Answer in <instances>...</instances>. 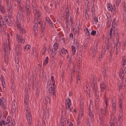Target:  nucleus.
Instances as JSON below:
<instances>
[{"label": "nucleus", "mask_w": 126, "mask_h": 126, "mask_svg": "<svg viewBox=\"0 0 126 126\" xmlns=\"http://www.w3.org/2000/svg\"><path fill=\"white\" fill-rule=\"evenodd\" d=\"M125 75H126V69L123 67L120 69L119 73V76L122 79L121 81L117 82L119 90L121 88L123 89L125 88L126 84V79L124 78Z\"/></svg>", "instance_id": "nucleus-1"}, {"label": "nucleus", "mask_w": 126, "mask_h": 126, "mask_svg": "<svg viewBox=\"0 0 126 126\" xmlns=\"http://www.w3.org/2000/svg\"><path fill=\"white\" fill-rule=\"evenodd\" d=\"M10 42L9 39H8V43L7 40L5 41L4 44H3L4 47V50L5 53V55L4 56V59L5 63H8L9 60V58L7 55L9 51L8 46L10 50Z\"/></svg>", "instance_id": "nucleus-2"}, {"label": "nucleus", "mask_w": 126, "mask_h": 126, "mask_svg": "<svg viewBox=\"0 0 126 126\" xmlns=\"http://www.w3.org/2000/svg\"><path fill=\"white\" fill-rule=\"evenodd\" d=\"M55 88L54 86L52 87L50 80L48 81L47 83V94L48 95H53L55 96L56 94L55 93Z\"/></svg>", "instance_id": "nucleus-3"}, {"label": "nucleus", "mask_w": 126, "mask_h": 126, "mask_svg": "<svg viewBox=\"0 0 126 126\" xmlns=\"http://www.w3.org/2000/svg\"><path fill=\"white\" fill-rule=\"evenodd\" d=\"M28 103H25L26 104L25 105L26 111V118L29 126H31L32 122V120L30 110L28 108Z\"/></svg>", "instance_id": "nucleus-4"}, {"label": "nucleus", "mask_w": 126, "mask_h": 126, "mask_svg": "<svg viewBox=\"0 0 126 126\" xmlns=\"http://www.w3.org/2000/svg\"><path fill=\"white\" fill-rule=\"evenodd\" d=\"M13 122L11 118L8 116L6 121L3 120H1L0 121V126H15L14 124L13 125Z\"/></svg>", "instance_id": "nucleus-5"}, {"label": "nucleus", "mask_w": 126, "mask_h": 126, "mask_svg": "<svg viewBox=\"0 0 126 126\" xmlns=\"http://www.w3.org/2000/svg\"><path fill=\"white\" fill-rule=\"evenodd\" d=\"M91 86L92 89V91L95 95H98L99 93L97 84L96 81L94 80L91 82Z\"/></svg>", "instance_id": "nucleus-6"}, {"label": "nucleus", "mask_w": 126, "mask_h": 126, "mask_svg": "<svg viewBox=\"0 0 126 126\" xmlns=\"http://www.w3.org/2000/svg\"><path fill=\"white\" fill-rule=\"evenodd\" d=\"M65 104L66 110L68 112H70L71 110L70 107L71 105V102L70 98H68L66 99Z\"/></svg>", "instance_id": "nucleus-7"}, {"label": "nucleus", "mask_w": 126, "mask_h": 126, "mask_svg": "<svg viewBox=\"0 0 126 126\" xmlns=\"http://www.w3.org/2000/svg\"><path fill=\"white\" fill-rule=\"evenodd\" d=\"M7 104L5 99L3 97L0 98V106L4 110H5L7 107Z\"/></svg>", "instance_id": "nucleus-8"}, {"label": "nucleus", "mask_w": 126, "mask_h": 126, "mask_svg": "<svg viewBox=\"0 0 126 126\" xmlns=\"http://www.w3.org/2000/svg\"><path fill=\"white\" fill-rule=\"evenodd\" d=\"M108 111L104 109H101L100 110V113L99 115V118H104V116L108 114Z\"/></svg>", "instance_id": "nucleus-9"}, {"label": "nucleus", "mask_w": 126, "mask_h": 126, "mask_svg": "<svg viewBox=\"0 0 126 126\" xmlns=\"http://www.w3.org/2000/svg\"><path fill=\"white\" fill-rule=\"evenodd\" d=\"M100 87L101 92H103L106 89L108 88V86L104 81L100 83Z\"/></svg>", "instance_id": "nucleus-10"}, {"label": "nucleus", "mask_w": 126, "mask_h": 126, "mask_svg": "<svg viewBox=\"0 0 126 126\" xmlns=\"http://www.w3.org/2000/svg\"><path fill=\"white\" fill-rule=\"evenodd\" d=\"M26 11L27 14H30L31 10L30 4L28 0H26Z\"/></svg>", "instance_id": "nucleus-11"}, {"label": "nucleus", "mask_w": 126, "mask_h": 126, "mask_svg": "<svg viewBox=\"0 0 126 126\" xmlns=\"http://www.w3.org/2000/svg\"><path fill=\"white\" fill-rule=\"evenodd\" d=\"M16 38L17 41L19 42L23 43L25 42L22 35L20 34L17 33L16 35Z\"/></svg>", "instance_id": "nucleus-12"}, {"label": "nucleus", "mask_w": 126, "mask_h": 126, "mask_svg": "<svg viewBox=\"0 0 126 126\" xmlns=\"http://www.w3.org/2000/svg\"><path fill=\"white\" fill-rule=\"evenodd\" d=\"M117 32L116 29H114L113 30V28L112 27L111 28L110 30L109 36L108 39H109V38H112L113 36L114 37L115 33H117Z\"/></svg>", "instance_id": "nucleus-13"}, {"label": "nucleus", "mask_w": 126, "mask_h": 126, "mask_svg": "<svg viewBox=\"0 0 126 126\" xmlns=\"http://www.w3.org/2000/svg\"><path fill=\"white\" fill-rule=\"evenodd\" d=\"M38 25L37 23L34 24L33 27V32L34 34V36L36 37L38 34Z\"/></svg>", "instance_id": "nucleus-14"}, {"label": "nucleus", "mask_w": 126, "mask_h": 126, "mask_svg": "<svg viewBox=\"0 0 126 126\" xmlns=\"http://www.w3.org/2000/svg\"><path fill=\"white\" fill-rule=\"evenodd\" d=\"M16 24L17 26V29L19 30V32L21 33H24L26 32V31L23 28H22L21 27H20V23L19 22L18 23L16 22Z\"/></svg>", "instance_id": "nucleus-15"}, {"label": "nucleus", "mask_w": 126, "mask_h": 126, "mask_svg": "<svg viewBox=\"0 0 126 126\" xmlns=\"http://www.w3.org/2000/svg\"><path fill=\"white\" fill-rule=\"evenodd\" d=\"M7 11L8 13L9 16L11 17L12 14V7L11 5L7 6Z\"/></svg>", "instance_id": "nucleus-16"}, {"label": "nucleus", "mask_w": 126, "mask_h": 126, "mask_svg": "<svg viewBox=\"0 0 126 126\" xmlns=\"http://www.w3.org/2000/svg\"><path fill=\"white\" fill-rule=\"evenodd\" d=\"M109 45L110 43L108 41L107 43L105 44L104 48L102 50V51L103 54L105 53L107 49L108 50L110 48Z\"/></svg>", "instance_id": "nucleus-17"}, {"label": "nucleus", "mask_w": 126, "mask_h": 126, "mask_svg": "<svg viewBox=\"0 0 126 126\" xmlns=\"http://www.w3.org/2000/svg\"><path fill=\"white\" fill-rule=\"evenodd\" d=\"M107 8L108 10L110 11H112L113 10L115 11H116V7L114 5L112 6L110 4H109L107 5Z\"/></svg>", "instance_id": "nucleus-18"}, {"label": "nucleus", "mask_w": 126, "mask_h": 126, "mask_svg": "<svg viewBox=\"0 0 126 126\" xmlns=\"http://www.w3.org/2000/svg\"><path fill=\"white\" fill-rule=\"evenodd\" d=\"M3 18L0 15V28L1 27H6V25L3 20Z\"/></svg>", "instance_id": "nucleus-19"}, {"label": "nucleus", "mask_w": 126, "mask_h": 126, "mask_svg": "<svg viewBox=\"0 0 126 126\" xmlns=\"http://www.w3.org/2000/svg\"><path fill=\"white\" fill-rule=\"evenodd\" d=\"M122 101L121 99L120 98L119 100V105L120 110L119 112L120 113H122L123 112V109L122 108Z\"/></svg>", "instance_id": "nucleus-20"}, {"label": "nucleus", "mask_w": 126, "mask_h": 126, "mask_svg": "<svg viewBox=\"0 0 126 126\" xmlns=\"http://www.w3.org/2000/svg\"><path fill=\"white\" fill-rule=\"evenodd\" d=\"M69 8L67 7L65 10V19L69 20Z\"/></svg>", "instance_id": "nucleus-21"}, {"label": "nucleus", "mask_w": 126, "mask_h": 126, "mask_svg": "<svg viewBox=\"0 0 126 126\" xmlns=\"http://www.w3.org/2000/svg\"><path fill=\"white\" fill-rule=\"evenodd\" d=\"M33 13L34 14L35 17L37 19L39 18L40 15L38 11L36 9H34L33 10Z\"/></svg>", "instance_id": "nucleus-22"}, {"label": "nucleus", "mask_w": 126, "mask_h": 126, "mask_svg": "<svg viewBox=\"0 0 126 126\" xmlns=\"http://www.w3.org/2000/svg\"><path fill=\"white\" fill-rule=\"evenodd\" d=\"M113 115H112L111 116V119L110 120V123L114 124L116 122L117 119L116 117H114L112 116Z\"/></svg>", "instance_id": "nucleus-23"}, {"label": "nucleus", "mask_w": 126, "mask_h": 126, "mask_svg": "<svg viewBox=\"0 0 126 126\" xmlns=\"http://www.w3.org/2000/svg\"><path fill=\"white\" fill-rule=\"evenodd\" d=\"M16 56H17V58H18V56L20 55L21 53V48L20 46H19L18 47V50H17L15 52Z\"/></svg>", "instance_id": "nucleus-24"}, {"label": "nucleus", "mask_w": 126, "mask_h": 126, "mask_svg": "<svg viewBox=\"0 0 126 126\" xmlns=\"http://www.w3.org/2000/svg\"><path fill=\"white\" fill-rule=\"evenodd\" d=\"M74 44L75 45V46L77 47L78 49H81V46L80 45L79 42L77 41L76 40H74Z\"/></svg>", "instance_id": "nucleus-25"}, {"label": "nucleus", "mask_w": 126, "mask_h": 126, "mask_svg": "<svg viewBox=\"0 0 126 126\" xmlns=\"http://www.w3.org/2000/svg\"><path fill=\"white\" fill-rule=\"evenodd\" d=\"M12 112H15L16 111V107L15 105V101H14L12 102Z\"/></svg>", "instance_id": "nucleus-26"}, {"label": "nucleus", "mask_w": 126, "mask_h": 126, "mask_svg": "<svg viewBox=\"0 0 126 126\" xmlns=\"http://www.w3.org/2000/svg\"><path fill=\"white\" fill-rule=\"evenodd\" d=\"M0 11L3 14H4L6 12L4 6L0 5Z\"/></svg>", "instance_id": "nucleus-27"}, {"label": "nucleus", "mask_w": 126, "mask_h": 126, "mask_svg": "<svg viewBox=\"0 0 126 126\" xmlns=\"http://www.w3.org/2000/svg\"><path fill=\"white\" fill-rule=\"evenodd\" d=\"M121 64L123 66H124L126 64V57H123L122 58Z\"/></svg>", "instance_id": "nucleus-28"}, {"label": "nucleus", "mask_w": 126, "mask_h": 126, "mask_svg": "<svg viewBox=\"0 0 126 126\" xmlns=\"http://www.w3.org/2000/svg\"><path fill=\"white\" fill-rule=\"evenodd\" d=\"M98 95H95V104L96 105H97L99 102V93H98Z\"/></svg>", "instance_id": "nucleus-29"}, {"label": "nucleus", "mask_w": 126, "mask_h": 126, "mask_svg": "<svg viewBox=\"0 0 126 126\" xmlns=\"http://www.w3.org/2000/svg\"><path fill=\"white\" fill-rule=\"evenodd\" d=\"M89 115L91 120L93 121V120L94 113L93 110H90V109Z\"/></svg>", "instance_id": "nucleus-30"}, {"label": "nucleus", "mask_w": 126, "mask_h": 126, "mask_svg": "<svg viewBox=\"0 0 126 126\" xmlns=\"http://www.w3.org/2000/svg\"><path fill=\"white\" fill-rule=\"evenodd\" d=\"M29 96L27 93L25 94V96L24 97L25 101V103H28L29 100Z\"/></svg>", "instance_id": "nucleus-31"}, {"label": "nucleus", "mask_w": 126, "mask_h": 126, "mask_svg": "<svg viewBox=\"0 0 126 126\" xmlns=\"http://www.w3.org/2000/svg\"><path fill=\"white\" fill-rule=\"evenodd\" d=\"M92 16L93 17V23L95 24H97V23L98 22V21L97 18L95 17V15H94V16Z\"/></svg>", "instance_id": "nucleus-32"}, {"label": "nucleus", "mask_w": 126, "mask_h": 126, "mask_svg": "<svg viewBox=\"0 0 126 126\" xmlns=\"http://www.w3.org/2000/svg\"><path fill=\"white\" fill-rule=\"evenodd\" d=\"M65 23L66 24V29H69V26L70 25L69 20L65 19Z\"/></svg>", "instance_id": "nucleus-33"}, {"label": "nucleus", "mask_w": 126, "mask_h": 126, "mask_svg": "<svg viewBox=\"0 0 126 126\" xmlns=\"http://www.w3.org/2000/svg\"><path fill=\"white\" fill-rule=\"evenodd\" d=\"M91 13L92 16H94L95 15V9L94 5H93L91 8Z\"/></svg>", "instance_id": "nucleus-34"}, {"label": "nucleus", "mask_w": 126, "mask_h": 126, "mask_svg": "<svg viewBox=\"0 0 126 126\" xmlns=\"http://www.w3.org/2000/svg\"><path fill=\"white\" fill-rule=\"evenodd\" d=\"M19 7V10L21 14H25V10L21 6L18 7Z\"/></svg>", "instance_id": "nucleus-35"}, {"label": "nucleus", "mask_w": 126, "mask_h": 126, "mask_svg": "<svg viewBox=\"0 0 126 126\" xmlns=\"http://www.w3.org/2000/svg\"><path fill=\"white\" fill-rule=\"evenodd\" d=\"M85 33L89 37H90V33L88 29L86 28V29L84 30Z\"/></svg>", "instance_id": "nucleus-36"}, {"label": "nucleus", "mask_w": 126, "mask_h": 126, "mask_svg": "<svg viewBox=\"0 0 126 126\" xmlns=\"http://www.w3.org/2000/svg\"><path fill=\"white\" fill-rule=\"evenodd\" d=\"M61 52L62 54H66V53H68V51L67 50L64 48H63L61 50Z\"/></svg>", "instance_id": "nucleus-37"}, {"label": "nucleus", "mask_w": 126, "mask_h": 126, "mask_svg": "<svg viewBox=\"0 0 126 126\" xmlns=\"http://www.w3.org/2000/svg\"><path fill=\"white\" fill-rule=\"evenodd\" d=\"M71 48L72 49V55H74L76 53V50L75 49V47H74V46L72 45L71 46Z\"/></svg>", "instance_id": "nucleus-38"}, {"label": "nucleus", "mask_w": 126, "mask_h": 126, "mask_svg": "<svg viewBox=\"0 0 126 126\" xmlns=\"http://www.w3.org/2000/svg\"><path fill=\"white\" fill-rule=\"evenodd\" d=\"M49 58L48 57H47L43 63L44 66H46L48 62Z\"/></svg>", "instance_id": "nucleus-39"}, {"label": "nucleus", "mask_w": 126, "mask_h": 126, "mask_svg": "<svg viewBox=\"0 0 126 126\" xmlns=\"http://www.w3.org/2000/svg\"><path fill=\"white\" fill-rule=\"evenodd\" d=\"M78 51L77 52V56H82V50L81 49H78Z\"/></svg>", "instance_id": "nucleus-40"}, {"label": "nucleus", "mask_w": 126, "mask_h": 126, "mask_svg": "<svg viewBox=\"0 0 126 126\" xmlns=\"http://www.w3.org/2000/svg\"><path fill=\"white\" fill-rule=\"evenodd\" d=\"M53 49L54 51H56L58 48V45L56 43H55L53 45Z\"/></svg>", "instance_id": "nucleus-41"}, {"label": "nucleus", "mask_w": 126, "mask_h": 126, "mask_svg": "<svg viewBox=\"0 0 126 126\" xmlns=\"http://www.w3.org/2000/svg\"><path fill=\"white\" fill-rule=\"evenodd\" d=\"M66 117L65 116H62V123H63L64 124L65 123L66 121Z\"/></svg>", "instance_id": "nucleus-42"}, {"label": "nucleus", "mask_w": 126, "mask_h": 126, "mask_svg": "<svg viewBox=\"0 0 126 126\" xmlns=\"http://www.w3.org/2000/svg\"><path fill=\"white\" fill-rule=\"evenodd\" d=\"M31 46L29 45H27L24 47V50L25 51H26L28 50L29 49H30L31 48Z\"/></svg>", "instance_id": "nucleus-43"}, {"label": "nucleus", "mask_w": 126, "mask_h": 126, "mask_svg": "<svg viewBox=\"0 0 126 126\" xmlns=\"http://www.w3.org/2000/svg\"><path fill=\"white\" fill-rule=\"evenodd\" d=\"M17 2V4L18 7L21 6V0H15Z\"/></svg>", "instance_id": "nucleus-44"}, {"label": "nucleus", "mask_w": 126, "mask_h": 126, "mask_svg": "<svg viewBox=\"0 0 126 126\" xmlns=\"http://www.w3.org/2000/svg\"><path fill=\"white\" fill-rule=\"evenodd\" d=\"M49 26H51L52 27H54V26L55 25V23H53L51 20H50L48 23Z\"/></svg>", "instance_id": "nucleus-45"}, {"label": "nucleus", "mask_w": 126, "mask_h": 126, "mask_svg": "<svg viewBox=\"0 0 126 126\" xmlns=\"http://www.w3.org/2000/svg\"><path fill=\"white\" fill-rule=\"evenodd\" d=\"M115 3L117 7L119 6V4L121 3V0H115Z\"/></svg>", "instance_id": "nucleus-46"}, {"label": "nucleus", "mask_w": 126, "mask_h": 126, "mask_svg": "<svg viewBox=\"0 0 126 126\" xmlns=\"http://www.w3.org/2000/svg\"><path fill=\"white\" fill-rule=\"evenodd\" d=\"M7 21H6V22L7 24L10 26H11V21L9 18H8Z\"/></svg>", "instance_id": "nucleus-47"}, {"label": "nucleus", "mask_w": 126, "mask_h": 126, "mask_svg": "<svg viewBox=\"0 0 126 126\" xmlns=\"http://www.w3.org/2000/svg\"><path fill=\"white\" fill-rule=\"evenodd\" d=\"M103 75H107V68H104L103 69Z\"/></svg>", "instance_id": "nucleus-48"}, {"label": "nucleus", "mask_w": 126, "mask_h": 126, "mask_svg": "<svg viewBox=\"0 0 126 126\" xmlns=\"http://www.w3.org/2000/svg\"><path fill=\"white\" fill-rule=\"evenodd\" d=\"M51 79L52 83V84L53 86H54L55 85V81L53 76L51 77Z\"/></svg>", "instance_id": "nucleus-49"}, {"label": "nucleus", "mask_w": 126, "mask_h": 126, "mask_svg": "<svg viewBox=\"0 0 126 126\" xmlns=\"http://www.w3.org/2000/svg\"><path fill=\"white\" fill-rule=\"evenodd\" d=\"M80 77L79 76V74L76 77V82L77 83H79L80 81Z\"/></svg>", "instance_id": "nucleus-50"}, {"label": "nucleus", "mask_w": 126, "mask_h": 126, "mask_svg": "<svg viewBox=\"0 0 126 126\" xmlns=\"http://www.w3.org/2000/svg\"><path fill=\"white\" fill-rule=\"evenodd\" d=\"M24 14H21V15L20 16V17H19V19H21L22 21H23L24 19Z\"/></svg>", "instance_id": "nucleus-51"}, {"label": "nucleus", "mask_w": 126, "mask_h": 126, "mask_svg": "<svg viewBox=\"0 0 126 126\" xmlns=\"http://www.w3.org/2000/svg\"><path fill=\"white\" fill-rule=\"evenodd\" d=\"M97 47L95 46L94 47L93 49V54L94 55L95 54V53L97 51Z\"/></svg>", "instance_id": "nucleus-52"}, {"label": "nucleus", "mask_w": 126, "mask_h": 126, "mask_svg": "<svg viewBox=\"0 0 126 126\" xmlns=\"http://www.w3.org/2000/svg\"><path fill=\"white\" fill-rule=\"evenodd\" d=\"M11 82L12 83L11 88L13 89L14 90L15 87V83L14 82V81L13 80H12Z\"/></svg>", "instance_id": "nucleus-53"}, {"label": "nucleus", "mask_w": 126, "mask_h": 126, "mask_svg": "<svg viewBox=\"0 0 126 126\" xmlns=\"http://www.w3.org/2000/svg\"><path fill=\"white\" fill-rule=\"evenodd\" d=\"M85 16L86 19H88L89 18V16L88 13L87 12L86 10L85 12Z\"/></svg>", "instance_id": "nucleus-54"}, {"label": "nucleus", "mask_w": 126, "mask_h": 126, "mask_svg": "<svg viewBox=\"0 0 126 126\" xmlns=\"http://www.w3.org/2000/svg\"><path fill=\"white\" fill-rule=\"evenodd\" d=\"M117 43L116 44V47H117V48H119V49H120V44L119 43V44L118 43H119V40H117Z\"/></svg>", "instance_id": "nucleus-55"}, {"label": "nucleus", "mask_w": 126, "mask_h": 126, "mask_svg": "<svg viewBox=\"0 0 126 126\" xmlns=\"http://www.w3.org/2000/svg\"><path fill=\"white\" fill-rule=\"evenodd\" d=\"M30 15L27 14L26 17L27 18V22L28 23L30 21Z\"/></svg>", "instance_id": "nucleus-56"}, {"label": "nucleus", "mask_w": 126, "mask_h": 126, "mask_svg": "<svg viewBox=\"0 0 126 126\" xmlns=\"http://www.w3.org/2000/svg\"><path fill=\"white\" fill-rule=\"evenodd\" d=\"M4 20L5 21H7L8 20V18H9V17H8L7 16V15H4Z\"/></svg>", "instance_id": "nucleus-57"}, {"label": "nucleus", "mask_w": 126, "mask_h": 126, "mask_svg": "<svg viewBox=\"0 0 126 126\" xmlns=\"http://www.w3.org/2000/svg\"><path fill=\"white\" fill-rule=\"evenodd\" d=\"M70 24L71 25H72L73 23V17H72V16H71L70 17Z\"/></svg>", "instance_id": "nucleus-58"}, {"label": "nucleus", "mask_w": 126, "mask_h": 126, "mask_svg": "<svg viewBox=\"0 0 126 126\" xmlns=\"http://www.w3.org/2000/svg\"><path fill=\"white\" fill-rule=\"evenodd\" d=\"M110 22L109 21H107V26L108 28L110 27Z\"/></svg>", "instance_id": "nucleus-59"}, {"label": "nucleus", "mask_w": 126, "mask_h": 126, "mask_svg": "<svg viewBox=\"0 0 126 126\" xmlns=\"http://www.w3.org/2000/svg\"><path fill=\"white\" fill-rule=\"evenodd\" d=\"M73 34L72 33H70L69 35V38L71 40H72L73 39Z\"/></svg>", "instance_id": "nucleus-60"}, {"label": "nucleus", "mask_w": 126, "mask_h": 126, "mask_svg": "<svg viewBox=\"0 0 126 126\" xmlns=\"http://www.w3.org/2000/svg\"><path fill=\"white\" fill-rule=\"evenodd\" d=\"M86 93L88 95V96L89 97H90V92L89 90L86 91Z\"/></svg>", "instance_id": "nucleus-61"}, {"label": "nucleus", "mask_w": 126, "mask_h": 126, "mask_svg": "<svg viewBox=\"0 0 126 126\" xmlns=\"http://www.w3.org/2000/svg\"><path fill=\"white\" fill-rule=\"evenodd\" d=\"M78 59L79 60V63L80 62H81V60L82 56H78Z\"/></svg>", "instance_id": "nucleus-62"}, {"label": "nucleus", "mask_w": 126, "mask_h": 126, "mask_svg": "<svg viewBox=\"0 0 126 126\" xmlns=\"http://www.w3.org/2000/svg\"><path fill=\"white\" fill-rule=\"evenodd\" d=\"M96 33V32L95 31L93 30L92 31L91 34L93 35H94Z\"/></svg>", "instance_id": "nucleus-63"}, {"label": "nucleus", "mask_w": 126, "mask_h": 126, "mask_svg": "<svg viewBox=\"0 0 126 126\" xmlns=\"http://www.w3.org/2000/svg\"><path fill=\"white\" fill-rule=\"evenodd\" d=\"M104 119V118H99V120H100V123H103L104 122V120L103 119Z\"/></svg>", "instance_id": "nucleus-64"}]
</instances>
